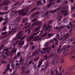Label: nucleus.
I'll use <instances>...</instances> for the list:
<instances>
[{
    "mask_svg": "<svg viewBox=\"0 0 75 75\" xmlns=\"http://www.w3.org/2000/svg\"><path fill=\"white\" fill-rule=\"evenodd\" d=\"M25 67H24L23 66L21 67V69H22V71H24V69H25Z\"/></svg>",
    "mask_w": 75,
    "mask_h": 75,
    "instance_id": "nucleus-55",
    "label": "nucleus"
},
{
    "mask_svg": "<svg viewBox=\"0 0 75 75\" xmlns=\"http://www.w3.org/2000/svg\"><path fill=\"white\" fill-rule=\"evenodd\" d=\"M7 33V32H3L2 33V35H4L5 34H6Z\"/></svg>",
    "mask_w": 75,
    "mask_h": 75,
    "instance_id": "nucleus-54",
    "label": "nucleus"
},
{
    "mask_svg": "<svg viewBox=\"0 0 75 75\" xmlns=\"http://www.w3.org/2000/svg\"><path fill=\"white\" fill-rule=\"evenodd\" d=\"M6 28L7 26H5L3 28V29H2V31H6Z\"/></svg>",
    "mask_w": 75,
    "mask_h": 75,
    "instance_id": "nucleus-35",
    "label": "nucleus"
},
{
    "mask_svg": "<svg viewBox=\"0 0 75 75\" xmlns=\"http://www.w3.org/2000/svg\"><path fill=\"white\" fill-rule=\"evenodd\" d=\"M10 17H13V11L11 12V13L10 14Z\"/></svg>",
    "mask_w": 75,
    "mask_h": 75,
    "instance_id": "nucleus-46",
    "label": "nucleus"
},
{
    "mask_svg": "<svg viewBox=\"0 0 75 75\" xmlns=\"http://www.w3.org/2000/svg\"><path fill=\"white\" fill-rule=\"evenodd\" d=\"M19 3H20V2H17V3L14 4V6H17V5H18V4H19Z\"/></svg>",
    "mask_w": 75,
    "mask_h": 75,
    "instance_id": "nucleus-58",
    "label": "nucleus"
},
{
    "mask_svg": "<svg viewBox=\"0 0 75 75\" xmlns=\"http://www.w3.org/2000/svg\"><path fill=\"white\" fill-rule=\"evenodd\" d=\"M71 8L72 11H74L75 10V7L74 6H71Z\"/></svg>",
    "mask_w": 75,
    "mask_h": 75,
    "instance_id": "nucleus-38",
    "label": "nucleus"
},
{
    "mask_svg": "<svg viewBox=\"0 0 75 75\" xmlns=\"http://www.w3.org/2000/svg\"><path fill=\"white\" fill-rule=\"evenodd\" d=\"M19 21H20V18H19V17H18L16 19L15 22H14L11 23V25H10L9 26V28H10L11 27H17L18 25V24L16 23V22H17L18 23H19Z\"/></svg>",
    "mask_w": 75,
    "mask_h": 75,
    "instance_id": "nucleus-2",
    "label": "nucleus"
},
{
    "mask_svg": "<svg viewBox=\"0 0 75 75\" xmlns=\"http://www.w3.org/2000/svg\"><path fill=\"white\" fill-rule=\"evenodd\" d=\"M13 16H17V12L15 11H13Z\"/></svg>",
    "mask_w": 75,
    "mask_h": 75,
    "instance_id": "nucleus-26",
    "label": "nucleus"
},
{
    "mask_svg": "<svg viewBox=\"0 0 75 75\" xmlns=\"http://www.w3.org/2000/svg\"><path fill=\"white\" fill-rule=\"evenodd\" d=\"M31 63H33V65L34 64V63L32 61H30L29 63L27 65V66H28L29 65H30V64H31Z\"/></svg>",
    "mask_w": 75,
    "mask_h": 75,
    "instance_id": "nucleus-49",
    "label": "nucleus"
},
{
    "mask_svg": "<svg viewBox=\"0 0 75 75\" xmlns=\"http://www.w3.org/2000/svg\"><path fill=\"white\" fill-rule=\"evenodd\" d=\"M9 49V48H6L5 50H4V51L5 52L6 51H7L8 50V49Z\"/></svg>",
    "mask_w": 75,
    "mask_h": 75,
    "instance_id": "nucleus-60",
    "label": "nucleus"
},
{
    "mask_svg": "<svg viewBox=\"0 0 75 75\" xmlns=\"http://www.w3.org/2000/svg\"><path fill=\"white\" fill-rule=\"evenodd\" d=\"M36 6H41V5H43V4H42V3H41V1L40 0L39 1H36Z\"/></svg>",
    "mask_w": 75,
    "mask_h": 75,
    "instance_id": "nucleus-8",
    "label": "nucleus"
},
{
    "mask_svg": "<svg viewBox=\"0 0 75 75\" xmlns=\"http://www.w3.org/2000/svg\"><path fill=\"white\" fill-rule=\"evenodd\" d=\"M36 23H37V22H35L34 23H33L32 25V27H34V25H35V24Z\"/></svg>",
    "mask_w": 75,
    "mask_h": 75,
    "instance_id": "nucleus-50",
    "label": "nucleus"
},
{
    "mask_svg": "<svg viewBox=\"0 0 75 75\" xmlns=\"http://www.w3.org/2000/svg\"><path fill=\"white\" fill-rule=\"evenodd\" d=\"M68 22V20L67 18H65L63 20V23H66Z\"/></svg>",
    "mask_w": 75,
    "mask_h": 75,
    "instance_id": "nucleus-24",
    "label": "nucleus"
},
{
    "mask_svg": "<svg viewBox=\"0 0 75 75\" xmlns=\"http://www.w3.org/2000/svg\"><path fill=\"white\" fill-rule=\"evenodd\" d=\"M42 24V22H38L36 24V26L38 25H40Z\"/></svg>",
    "mask_w": 75,
    "mask_h": 75,
    "instance_id": "nucleus-36",
    "label": "nucleus"
},
{
    "mask_svg": "<svg viewBox=\"0 0 75 75\" xmlns=\"http://www.w3.org/2000/svg\"><path fill=\"white\" fill-rule=\"evenodd\" d=\"M3 9L4 11H7L8 9V6L4 7Z\"/></svg>",
    "mask_w": 75,
    "mask_h": 75,
    "instance_id": "nucleus-19",
    "label": "nucleus"
},
{
    "mask_svg": "<svg viewBox=\"0 0 75 75\" xmlns=\"http://www.w3.org/2000/svg\"><path fill=\"white\" fill-rule=\"evenodd\" d=\"M62 46H61V45H60L59 46V47L58 49L57 50V52L58 53H59V51H60V50H61V48Z\"/></svg>",
    "mask_w": 75,
    "mask_h": 75,
    "instance_id": "nucleus-29",
    "label": "nucleus"
},
{
    "mask_svg": "<svg viewBox=\"0 0 75 75\" xmlns=\"http://www.w3.org/2000/svg\"><path fill=\"white\" fill-rule=\"evenodd\" d=\"M33 67L35 69H36L37 68V64H35L33 66Z\"/></svg>",
    "mask_w": 75,
    "mask_h": 75,
    "instance_id": "nucleus-44",
    "label": "nucleus"
},
{
    "mask_svg": "<svg viewBox=\"0 0 75 75\" xmlns=\"http://www.w3.org/2000/svg\"><path fill=\"white\" fill-rule=\"evenodd\" d=\"M3 54H6V55H7V57H8L9 56V54H8V53L5 52V53H4Z\"/></svg>",
    "mask_w": 75,
    "mask_h": 75,
    "instance_id": "nucleus-56",
    "label": "nucleus"
},
{
    "mask_svg": "<svg viewBox=\"0 0 75 75\" xmlns=\"http://www.w3.org/2000/svg\"><path fill=\"white\" fill-rule=\"evenodd\" d=\"M68 38V37H67L65 36L63 38V41H65L66 40H67Z\"/></svg>",
    "mask_w": 75,
    "mask_h": 75,
    "instance_id": "nucleus-40",
    "label": "nucleus"
},
{
    "mask_svg": "<svg viewBox=\"0 0 75 75\" xmlns=\"http://www.w3.org/2000/svg\"><path fill=\"white\" fill-rule=\"evenodd\" d=\"M48 48H49V47H48L45 48H43L42 50H43V51H45V50H47Z\"/></svg>",
    "mask_w": 75,
    "mask_h": 75,
    "instance_id": "nucleus-52",
    "label": "nucleus"
},
{
    "mask_svg": "<svg viewBox=\"0 0 75 75\" xmlns=\"http://www.w3.org/2000/svg\"><path fill=\"white\" fill-rule=\"evenodd\" d=\"M44 58L46 59V60H48V55H45L44 56Z\"/></svg>",
    "mask_w": 75,
    "mask_h": 75,
    "instance_id": "nucleus-45",
    "label": "nucleus"
},
{
    "mask_svg": "<svg viewBox=\"0 0 75 75\" xmlns=\"http://www.w3.org/2000/svg\"><path fill=\"white\" fill-rule=\"evenodd\" d=\"M58 71L57 69H56V75H58Z\"/></svg>",
    "mask_w": 75,
    "mask_h": 75,
    "instance_id": "nucleus-62",
    "label": "nucleus"
},
{
    "mask_svg": "<svg viewBox=\"0 0 75 75\" xmlns=\"http://www.w3.org/2000/svg\"><path fill=\"white\" fill-rule=\"evenodd\" d=\"M21 33H23V31L21 30V31L19 33H18L17 35L16 36V37H17L18 36H19V35L21 34Z\"/></svg>",
    "mask_w": 75,
    "mask_h": 75,
    "instance_id": "nucleus-21",
    "label": "nucleus"
},
{
    "mask_svg": "<svg viewBox=\"0 0 75 75\" xmlns=\"http://www.w3.org/2000/svg\"><path fill=\"white\" fill-rule=\"evenodd\" d=\"M49 42L50 41H48L45 44V47H48L50 45V43H49Z\"/></svg>",
    "mask_w": 75,
    "mask_h": 75,
    "instance_id": "nucleus-15",
    "label": "nucleus"
},
{
    "mask_svg": "<svg viewBox=\"0 0 75 75\" xmlns=\"http://www.w3.org/2000/svg\"><path fill=\"white\" fill-rule=\"evenodd\" d=\"M10 64H8L7 65V68L8 69H10Z\"/></svg>",
    "mask_w": 75,
    "mask_h": 75,
    "instance_id": "nucleus-59",
    "label": "nucleus"
},
{
    "mask_svg": "<svg viewBox=\"0 0 75 75\" xmlns=\"http://www.w3.org/2000/svg\"><path fill=\"white\" fill-rule=\"evenodd\" d=\"M52 26L51 25H49L45 29V32L46 31V30H47L48 29H49V28H52Z\"/></svg>",
    "mask_w": 75,
    "mask_h": 75,
    "instance_id": "nucleus-13",
    "label": "nucleus"
},
{
    "mask_svg": "<svg viewBox=\"0 0 75 75\" xmlns=\"http://www.w3.org/2000/svg\"><path fill=\"white\" fill-rule=\"evenodd\" d=\"M27 31H28V34H30L31 33V30L29 29H27L26 30L25 32H27Z\"/></svg>",
    "mask_w": 75,
    "mask_h": 75,
    "instance_id": "nucleus-39",
    "label": "nucleus"
},
{
    "mask_svg": "<svg viewBox=\"0 0 75 75\" xmlns=\"http://www.w3.org/2000/svg\"><path fill=\"white\" fill-rule=\"evenodd\" d=\"M9 12H1L0 13V14L1 15L2 14H7Z\"/></svg>",
    "mask_w": 75,
    "mask_h": 75,
    "instance_id": "nucleus-23",
    "label": "nucleus"
},
{
    "mask_svg": "<svg viewBox=\"0 0 75 75\" xmlns=\"http://www.w3.org/2000/svg\"><path fill=\"white\" fill-rule=\"evenodd\" d=\"M71 40L72 41H74L75 40V38H71Z\"/></svg>",
    "mask_w": 75,
    "mask_h": 75,
    "instance_id": "nucleus-64",
    "label": "nucleus"
},
{
    "mask_svg": "<svg viewBox=\"0 0 75 75\" xmlns=\"http://www.w3.org/2000/svg\"><path fill=\"white\" fill-rule=\"evenodd\" d=\"M52 52V49L51 48H49L46 50V52L47 54H49V53H50Z\"/></svg>",
    "mask_w": 75,
    "mask_h": 75,
    "instance_id": "nucleus-11",
    "label": "nucleus"
},
{
    "mask_svg": "<svg viewBox=\"0 0 75 75\" xmlns=\"http://www.w3.org/2000/svg\"><path fill=\"white\" fill-rule=\"evenodd\" d=\"M72 28H73L74 29L75 28V25H73L71 27Z\"/></svg>",
    "mask_w": 75,
    "mask_h": 75,
    "instance_id": "nucleus-57",
    "label": "nucleus"
},
{
    "mask_svg": "<svg viewBox=\"0 0 75 75\" xmlns=\"http://www.w3.org/2000/svg\"><path fill=\"white\" fill-rule=\"evenodd\" d=\"M28 60H26L23 62L22 64L25 66L28 65Z\"/></svg>",
    "mask_w": 75,
    "mask_h": 75,
    "instance_id": "nucleus-10",
    "label": "nucleus"
},
{
    "mask_svg": "<svg viewBox=\"0 0 75 75\" xmlns=\"http://www.w3.org/2000/svg\"><path fill=\"white\" fill-rule=\"evenodd\" d=\"M41 64H42V62H40V63L38 64L37 68H40V67H41Z\"/></svg>",
    "mask_w": 75,
    "mask_h": 75,
    "instance_id": "nucleus-42",
    "label": "nucleus"
},
{
    "mask_svg": "<svg viewBox=\"0 0 75 75\" xmlns=\"http://www.w3.org/2000/svg\"><path fill=\"white\" fill-rule=\"evenodd\" d=\"M37 8V7H36L35 8H34L33 9L31 10V12H33V11H34V10H35Z\"/></svg>",
    "mask_w": 75,
    "mask_h": 75,
    "instance_id": "nucleus-47",
    "label": "nucleus"
},
{
    "mask_svg": "<svg viewBox=\"0 0 75 75\" xmlns=\"http://www.w3.org/2000/svg\"><path fill=\"white\" fill-rule=\"evenodd\" d=\"M17 49L15 48H14L13 50L12 51V53L13 54H14V53H16V51H17Z\"/></svg>",
    "mask_w": 75,
    "mask_h": 75,
    "instance_id": "nucleus-18",
    "label": "nucleus"
},
{
    "mask_svg": "<svg viewBox=\"0 0 75 75\" xmlns=\"http://www.w3.org/2000/svg\"><path fill=\"white\" fill-rule=\"evenodd\" d=\"M27 8H26L21 10L19 13V15H20V16H24V15H26V13L24 12V10H26Z\"/></svg>",
    "mask_w": 75,
    "mask_h": 75,
    "instance_id": "nucleus-3",
    "label": "nucleus"
},
{
    "mask_svg": "<svg viewBox=\"0 0 75 75\" xmlns=\"http://www.w3.org/2000/svg\"><path fill=\"white\" fill-rule=\"evenodd\" d=\"M59 58V55L57 54H56L54 56V59L55 60H57Z\"/></svg>",
    "mask_w": 75,
    "mask_h": 75,
    "instance_id": "nucleus-12",
    "label": "nucleus"
},
{
    "mask_svg": "<svg viewBox=\"0 0 75 75\" xmlns=\"http://www.w3.org/2000/svg\"><path fill=\"white\" fill-rule=\"evenodd\" d=\"M71 47V45H69L67 46V48L66 49V51H69V48Z\"/></svg>",
    "mask_w": 75,
    "mask_h": 75,
    "instance_id": "nucleus-25",
    "label": "nucleus"
},
{
    "mask_svg": "<svg viewBox=\"0 0 75 75\" xmlns=\"http://www.w3.org/2000/svg\"><path fill=\"white\" fill-rule=\"evenodd\" d=\"M26 37V36H25L22 37V38H21L20 39V40H24V39H25V38Z\"/></svg>",
    "mask_w": 75,
    "mask_h": 75,
    "instance_id": "nucleus-41",
    "label": "nucleus"
},
{
    "mask_svg": "<svg viewBox=\"0 0 75 75\" xmlns=\"http://www.w3.org/2000/svg\"><path fill=\"white\" fill-rule=\"evenodd\" d=\"M35 16V13H33L32 15L30 16L31 18H33V17H34Z\"/></svg>",
    "mask_w": 75,
    "mask_h": 75,
    "instance_id": "nucleus-34",
    "label": "nucleus"
},
{
    "mask_svg": "<svg viewBox=\"0 0 75 75\" xmlns=\"http://www.w3.org/2000/svg\"><path fill=\"white\" fill-rule=\"evenodd\" d=\"M25 42L24 41H20L18 44V46L19 48H21L24 44Z\"/></svg>",
    "mask_w": 75,
    "mask_h": 75,
    "instance_id": "nucleus-6",
    "label": "nucleus"
},
{
    "mask_svg": "<svg viewBox=\"0 0 75 75\" xmlns=\"http://www.w3.org/2000/svg\"><path fill=\"white\" fill-rule=\"evenodd\" d=\"M41 32L39 34V35H41V34H43V30H41L40 31H38L36 33H33V35H32L31 36V37H30L28 39V41H31V40L32 39H33V37L35 36V35H38V34H39V33L40 32Z\"/></svg>",
    "mask_w": 75,
    "mask_h": 75,
    "instance_id": "nucleus-1",
    "label": "nucleus"
},
{
    "mask_svg": "<svg viewBox=\"0 0 75 75\" xmlns=\"http://www.w3.org/2000/svg\"><path fill=\"white\" fill-rule=\"evenodd\" d=\"M14 0H11L8 1L9 4V3H13L14 2Z\"/></svg>",
    "mask_w": 75,
    "mask_h": 75,
    "instance_id": "nucleus-43",
    "label": "nucleus"
},
{
    "mask_svg": "<svg viewBox=\"0 0 75 75\" xmlns=\"http://www.w3.org/2000/svg\"><path fill=\"white\" fill-rule=\"evenodd\" d=\"M37 51H38V50H37L35 51L34 52H33V54L30 56L29 55H30L31 54V52H29L28 53V58H31V57H33V56H34V55H35V54H36V53H37Z\"/></svg>",
    "mask_w": 75,
    "mask_h": 75,
    "instance_id": "nucleus-5",
    "label": "nucleus"
},
{
    "mask_svg": "<svg viewBox=\"0 0 75 75\" xmlns=\"http://www.w3.org/2000/svg\"><path fill=\"white\" fill-rule=\"evenodd\" d=\"M4 53H2V55L3 58L4 59H5V58H6V57H7V56L5 55H4Z\"/></svg>",
    "mask_w": 75,
    "mask_h": 75,
    "instance_id": "nucleus-31",
    "label": "nucleus"
},
{
    "mask_svg": "<svg viewBox=\"0 0 75 75\" xmlns=\"http://www.w3.org/2000/svg\"><path fill=\"white\" fill-rule=\"evenodd\" d=\"M4 5V2H2L1 4H0V7H2V6H3Z\"/></svg>",
    "mask_w": 75,
    "mask_h": 75,
    "instance_id": "nucleus-51",
    "label": "nucleus"
},
{
    "mask_svg": "<svg viewBox=\"0 0 75 75\" xmlns=\"http://www.w3.org/2000/svg\"><path fill=\"white\" fill-rule=\"evenodd\" d=\"M73 67H68L67 69L69 71H72V69H73Z\"/></svg>",
    "mask_w": 75,
    "mask_h": 75,
    "instance_id": "nucleus-17",
    "label": "nucleus"
},
{
    "mask_svg": "<svg viewBox=\"0 0 75 75\" xmlns=\"http://www.w3.org/2000/svg\"><path fill=\"white\" fill-rule=\"evenodd\" d=\"M54 4L53 3H52L49 4L47 5V8H50V7L51 6L52 4Z\"/></svg>",
    "mask_w": 75,
    "mask_h": 75,
    "instance_id": "nucleus-28",
    "label": "nucleus"
},
{
    "mask_svg": "<svg viewBox=\"0 0 75 75\" xmlns=\"http://www.w3.org/2000/svg\"><path fill=\"white\" fill-rule=\"evenodd\" d=\"M48 35L49 38H50L52 37V36H53L54 35V34L53 33H49L48 34Z\"/></svg>",
    "mask_w": 75,
    "mask_h": 75,
    "instance_id": "nucleus-20",
    "label": "nucleus"
},
{
    "mask_svg": "<svg viewBox=\"0 0 75 75\" xmlns=\"http://www.w3.org/2000/svg\"><path fill=\"white\" fill-rule=\"evenodd\" d=\"M40 28V27H39L38 28H35V29L33 30V32L34 33H35V32H37V31H38L39 30V29Z\"/></svg>",
    "mask_w": 75,
    "mask_h": 75,
    "instance_id": "nucleus-16",
    "label": "nucleus"
},
{
    "mask_svg": "<svg viewBox=\"0 0 75 75\" xmlns=\"http://www.w3.org/2000/svg\"><path fill=\"white\" fill-rule=\"evenodd\" d=\"M69 44H70V43H71V42H72V40H71V39H70L69 40Z\"/></svg>",
    "mask_w": 75,
    "mask_h": 75,
    "instance_id": "nucleus-63",
    "label": "nucleus"
},
{
    "mask_svg": "<svg viewBox=\"0 0 75 75\" xmlns=\"http://www.w3.org/2000/svg\"><path fill=\"white\" fill-rule=\"evenodd\" d=\"M8 21H5V22H4L3 23V25H6V24H7V23H8Z\"/></svg>",
    "mask_w": 75,
    "mask_h": 75,
    "instance_id": "nucleus-27",
    "label": "nucleus"
},
{
    "mask_svg": "<svg viewBox=\"0 0 75 75\" xmlns=\"http://www.w3.org/2000/svg\"><path fill=\"white\" fill-rule=\"evenodd\" d=\"M51 63L53 64V65H55V64H58V61L53 59V61L51 62Z\"/></svg>",
    "mask_w": 75,
    "mask_h": 75,
    "instance_id": "nucleus-9",
    "label": "nucleus"
},
{
    "mask_svg": "<svg viewBox=\"0 0 75 75\" xmlns=\"http://www.w3.org/2000/svg\"><path fill=\"white\" fill-rule=\"evenodd\" d=\"M4 5H5V6H7V5H8V4H9L8 1H5L4 2Z\"/></svg>",
    "mask_w": 75,
    "mask_h": 75,
    "instance_id": "nucleus-22",
    "label": "nucleus"
},
{
    "mask_svg": "<svg viewBox=\"0 0 75 75\" xmlns=\"http://www.w3.org/2000/svg\"><path fill=\"white\" fill-rule=\"evenodd\" d=\"M29 44H27L26 46L25 47V48H27L28 47V45Z\"/></svg>",
    "mask_w": 75,
    "mask_h": 75,
    "instance_id": "nucleus-61",
    "label": "nucleus"
},
{
    "mask_svg": "<svg viewBox=\"0 0 75 75\" xmlns=\"http://www.w3.org/2000/svg\"><path fill=\"white\" fill-rule=\"evenodd\" d=\"M28 20V18H25L23 20V23H25Z\"/></svg>",
    "mask_w": 75,
    "mask_h": 75,
    "instance_id": "nucleus-37",
    "label": "nucleus"
},
{
    "mask_svg": "<svg viewBox=\"0 0 75 75\" xmlns=\"http://www.w3.org/2000/svg\"><path fill=\"white\" fill-rule=\"evenodd\" d=\"M42 37H38L37 39H38V40H42V39H41V38Z\"/></svg>",
    "mask_w": 75,
    "mask_h": 75,
    "instance_id": "nucleus-53",
    "label": "nucleus"
},
{
    "mask_svg": "<svg viewBox=\"0 0 75 75\" xmlns=\"http://www.w3.org/2000/svg\"><path fill=\"white\" fill-rule=\"evenodd\" d=\"M47 35H48L47 33H44L41 35V37H46Z\"/></svg>",
    "mask_w": 75,
    "mask_h": 75,
    "instance_id": "nucleus-14",
    "label": "nucleus"
},
{
    "mask_svg": "<svg viewBox=\"0 0 75 75\" xmlns=\"http://www.w3.org/2000/svg\"><path fill=\"white\" fill-rule=\"evenodd\" d=\"M31 25V23H30L28 25L25 27H24V28H25V29H26L27 28H28V27H30V25Z\"/></svg>",
    "mask_w": 75,
    "mask_h": 75,
    "instance_id": "nucleus-33",
    "label": "nucleus"
},
{
    "mask_svg": "<svg viewBox=\"0 0 75 75\" xmlns=\"http://www.w3.org/2000/svg\"><path fill=\"white\" fill-rule=\"evenodd\" d=\"M61 7H62V6H59V7L57 8V9L55 10H50V13H51L52 14H54L55 12L57 11H59V10Z\"/></svg>",
    "mask_w": 75,
    "mask_h": 75,
    "instance_id": "nucleus-4",
    "label": "nucleus"
},
{
    "mask_svg": "<svg viewBox=\"0 0 75 75\" xmlns=\"http://www.w3.org/2000/svg\"><path fill=\"white\" fill-rule=\"evenodd\" d=\"M37 20V18L35 17L34 18L33 20L32 21V22H35V21H36Z\"/></svg>",
    "mask_w": 75,
    "mask_h": 75,
    "instance_id": "nucleus-32",
    "label": "nucleus"
},
{
    "mask_svg": "<svg viewBox=\"0 0 75 75\" xmlns=\"http://www.w3.org/2000/svg\"><path fill=\"white\" fill-rule=\"evenodd\" d=\"M4 19V18H3L1 17H0V22H1V21H3V20Z\"/></svg>",
    "mask_w": 75,
    "mask_h": 75,
    "instance_id": "nucleus-48",
    "label": "nucleus"
},
{
    "mask_svg": "<svg viewBox=\"0 0 75 75\" xmlns=\"http://www.w3.org/2000/svg\"><path fill=\"white\" fill-rule=\"evenodd\" d=\"M67 45L64 46L63 47L62 49L63 50L67 51V50H67Z\"/></svg>",
    "mask_w": 75,
    "mask_h": 75,
    "instance_id": "nucleus-30",
    "label": "nucleus"
},
{
    "mask_svg": "<svg viewBox=\"0 0 75 75\" xmlns=\"http://www.w3.org/2000/svg\"><path fill=\"white\" fill-rule=\"evenodd\" d=\"M49 14V11H47L46 13H42V14L41 16L42 17H47V16Z\"/></svg>",
    "mask_w": 75,
    "mask_h": 75,
    "instance_id": "nucleus-7",
    "label": "nucleus"
}]
</instances>
